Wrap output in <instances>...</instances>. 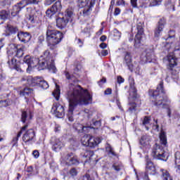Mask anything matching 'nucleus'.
Segmentation results:
<instances>
[{"mask_svg": "<svg viewBox=\"0 0 180 180\" xmlns=\"http://www.w3.org/2000/svg\"><path fill=\"white\" fill-rule=\"evenodd\" d=\"M68 98L69 99V110L67 116L70 122H74L72 115L76 106H78V105H89V103H92V96L89 94V91L84 89L79 85L69 84Z\"/></svg>", "mask_w": 180, "mask_h": 180, "instance_id": "nucleus-1", "label": "nucleus"}, {"mask_svg": "<svg viewBox=\"0 0 180 180\" xmlns=\"http://www.w3.org/2000/svg\"><path fill=\"white\" fill-rule=\"evenodd\" d=\"M23 61L28 65L27 72H30L32 68H34V67H37V65H39L41 70L48 68V70H50L53 73L57 72V68H56V65H54V58H53L49 50L44 52L43 60L41 62L39 58L30 56H25Z\"/></svg>", "mask_w": 180, "mask_h": 180, "instance_id": "nucleus-2", "label": "nucleus"}, {"mask_svg": "<svg viewBox=\"0 0 180 180\" xmlns=\"http://www.w3.org/2000/svg\"><path fill=\"white\" fill-rule=\"evenodd\" d=\"M149 95L152 102L154 103L155 106H161L164 109H167V116L171 117V108H169V101L165 95V90L164 89V82L161 81L157 86L156 90H149Z\"/></svg>", "mask_w": 180, "mask_h": 180, "instance_id": "nucleus-3", "label": "nucleus"}, {"mask_svg": "<svg viewBox=\"0 0 180 180\" xmlns=\"http://www.w3.org/2000/svg\"><path fill=\"white\" fill-rule=\"evenodd\" d=\"M64 38V34L60 31L53 30L51 27H48L46 30V40L52 44V46H57L58 43Z\"/></svg>", "mask_w": 180, "mask_h": 180, "instance_id": "nucleus-4", "label": "nucleus"}, {"mask_svg": "<svg viewBox=\"0 0 180 180\" xmlns=\"http://www.w3.org/2000/svg\"><path fill=\"white\" fill-rule=\"evenodd\" d=\"M74 11L71 8H68L63 18L56 19V26L58 29H64L68 25V22H72Z\"/></svg>", "mask_w": 180, "mask_h": 180, "instance_id": "nucleus-5", "label": "nucleus"}, {"mask_svg": "<svg viewBox=\"0 0 180 180\" xmlns=\"http://www.w3.org/2000/svg\"><path fill=\"white\" fill-rule=\"evenodd\" d=\"M152 157L156 160L167 161V160H168V153L164 150L162 146L155 143L152 149Z\"/></svg>", "mask_w": 180, "mask_h": 180, "instance_id": "nucleus-6", "label": "nucleus"}, {"mask_svg": "<svg viewBox=\"0 0 180 180\" xmlns=\"http://www.w3.org/2000/svg\"><path fill=\"white\" fill-rule=\"evenodd\" d=\"M135 39H134V46L138 48L140 47V44L141 43V40H143V37H145L144 34V22H139L136 24L135 27Z\"/></svg>", "mask_w": 180, "mask_h": 180, "instance_id": "nucleus-7", "label": "nucleus"}, {"mask_svg": "<svg viewBox=\"0 0 180 180\" xmlns=\"http://www.w3.org/2000/svg\"><path fill=\"white\" fill-rule=\"evenodd\" d=\"M101 143V139L95 138L91 136H84L82 139V146H85L86 147H90L91 148H94V147H96L98 144Z\"/></svg>", "mask_w": 180, "mask_h": 180, "instance_id": "nucleus-8", "label": "nucleus"}, {"mask_svg": "<svg viewBox=\"0 0 180 180\" xmlns=\"http://www.w3.org/2000/svg\"><path fill=\"white\" fill-rule=\"evenodd\" d=\"M61 9H63L61 1H57L50 8L46 11V16L51 19V18H53L56 13H59V12H61Z\"/></svg>", "mask_w": 180, "mask_h": 180, "instance_id": "nucleus-9", "label": "nucleus"}, {"mask_svg": "<svg viewBox=\"0 0 180 180\" xmlns=\"http://www.w3.org/2000/svg\"><path fill=\"white\" fill-rule=\"evenodd\" d=\"M51 112L54 113L56 117H59L60 119L61 117H64L65 115L64 106L57 103H53L51 108Z\"/></svg>", "mask_w": 180, "mask_h": 180, "instance_id": "nucleus-10", "label": "nucleus"}, {"mask_svg": "<svg viewBox=\"0 0 180 180\" xmlns=\"http://www.w3.org/2000/svg\"><path fill=\"white\" fill-rule=\"evenodd\" d=\"M167 60L169 62V65L167 66V70L172 75H176L178 74V71L176 70L175 67H176V58L172 56H167Z\"/></svg>", "mask_w": 180, "mask_h": 180, "instance_id": "nucleus-11", "label": "nucleus"}, {"mask_svg": "<svg viewBox=\"0 0 180 180\" xmlns=\"http://www.w3.org/2000/svg\"><path fill=\"white\" fill-rule=\"evenodd\" d=\"M165 25H167L165 18H160L158 22V25L154 30V36L155 37H160L161 36L162 32L164 31V28L165 27Z\"/></svg>", "mask_w": 180, "mask_h": 180, "instance_id": "nucleus-12", "label": "nucleus"}, {"mask_svg": "<svg viewBox=\"0 0 180 180\" xmlns=\"http://www.w3.org/2000/svg\"><path fill=\"white\" fill-rule=\"evenodd\" d=\"M34 137H36V132L33 129H28L22 136V141L24 143H32L34 141Z\"/></svg>", "mask_w": 180, "mask_h": 180, "instance_id": "nucleus-13", "label": "nucleus"}, {"mask_svg": "<svg viewBox=\"0 0 180 180\" xmlns=\"http://www.w3.org/2000/svg\"><path fill=\"white\" fill-rule=\"evenodd\" d=\"M101 125H102V123L101 122V121L93 120L90 126L84 127L82 124H79V127L82 129H79L78 128H76V129L79 130V131H86V129H94L98 130V128L100 127Z\"/></svg>", "mask_w": 180, "mask_h": 180, "instance_id": "nucleus-14", "label": "nucleus"}, {"mask_svg": "<svg viewBox=\"0 0 180 180\" xmlns=\"http://www.w3.org/2000/svg\"><path fill=\"white\" fill-rule=\"evenodd\" d=\"M123 64L128 67L129 71H133V59L130 52H125L124 56Z\"/></svg>", "mask_w": 180, "mask_h": 180, "instance_id": "nucleus-15", "label": "nucleus"}, {"mask_svg": "<svg viewBox=\"0 0 180 180\" xmlns=\"http://www.w3.org/2000/svg\"><path fill=\"white\" fill-rule=\"evenodd\" d=\"M17 37L20 41L26 44L30 41V39H32V34L27 32H25L23 31H20L18 33Z\"/></svg>", "mask_w": 180, "mask_h": 180, "instance_id": "nucleus-16", "label": "nucleus"}, {"mask_svg": "<svg viewBox=\"0 0 180 180\" xmlns=\"http://www.w3.org/2000/svg\"><path fill=\"white\" fill-rule=\"evenodd\" d=\"M68 165H79V159L74 153H70L67 155Z\"/></svg>", "mask_w": 180, "mask_h": 180, "instance_id": "nucleus-17", "label": "nucleus"}, {"mask_svg": "<svg viewBox=\"0 0 180 180\" xmlns=\"http://www.w3.org/2000/svg\"><path fill=\"white\" fill-rule=\"evenodd\" d=\"M8 67L11 70H15L20 72H22V69H20V65H19V61L15 58H11L8 61Z\"/></svg>", "mask_w": 180, "mask_h": 180, "instance_id": "nucleus-18", "label": "nucleus"}, {"mask_svg": "<svg viewBox=\"0 0 180 180\" xmlns=\"http://www.w3.org/2000/svg\"><path fill=\"white\" fill-rule=\"evenodd\" d=\"M150 143H151V136L149 135H143L140 139V144L142 147L150 148Z\"/></svg>", "mask_w": 180, "mask_h": 180, "instance_id": "nucleus-19", "label": "nucleus"}, {"mask_svg": "<svg viewBox=\"0 0 180 180\" xmlns=\"http://www.w3.org/2000/svg\"><path fill=\"white\" fill-rule=\"evenodd\" d=\"M20 96H25L27 103H29V98L27 96H33V89L29 87L24 88L23 90L20 91Z\"/></svg>", "mask_w": 180, "mask_h": 180, "instance_id": "nucleus-20", "label": "nucleus"}, {"mask_svg": "<svg viewBox=\"0 0 180 180\" xmlns=\"http://www.w3.org/2000/svg\"><path fill=\"white\" fill-rule=\"evenodd\" d=\"M128 106L127 112L130 113V115H136V112H137L139 108H140V105H137L135 102H129Z\"/></svg>", "mask_w": 180, "mask_h": 180, "instance_id": "nucleus-21", "label": "nucleus"}, {"mask_svg": "<svg viewBox=\"0 0 180 180\" xmlns=\"http://www.w3.org/2000/svg\"><path fill=\"white\" fill-rule=\"evenodd\" d=\"M22 81H26L27 84L30 86H36L39 84V79L33 78L32 76L23 77Z\"/></svg>", "mask_w": 180, "mask_h": 180, "instance_id": "nucleus-22", "label": "nucleus"}, {"mask_svg": "<svg viewBox=\"0 0 180 180\" xmlns=\"http://www.w3.org/2000/svg\"><path fill=\"white\" fill-rule=\"evenodd\" d=\"M160 175L162 180H174L172 179V176H171V174H169V172L165 169H160Z\"/></svg>", "mask_w": 180, "mask_h": 180, "instance_id": "nucleus-23", "label": "nucleus"}, {"mask_svg": "<svg viewBox=\"0 0 180 180\" xmlns=\"http://www.w3.org/2000/svg\"><path fill=\"white\" fill-rule=\"evenodd\" d=\"M11 13L6 10L0 11V25H2L6 19H9Z\"/></svg>", "mask_w": 180, "mask_h": 180, "instance_id": "nucleus-24", "label": "nucleus"}, {"mask_svg": "<svg viewBox=\"0 0 180 180\" xmlns=\"http://www.w3.org/2000/svg\"><path fill=\"white\" fill-rule=\"evenodd\" d=\"M27 119H32V113L30 112V110H27L22 111L21 122H22V123H26Z\"/></svg>", "mask_w": 180, "mask_h": 180, "instance_id": "nucleus-25", "label": "nucleus"}, {"mask_svg": "<svg viewBox=\"0 0 180 180\" xmlns=\"http://www.w3.org/2000/svg\"><path fill=\"white\" fill-rule=\"evenodd\" d=\"M129 95L134 98H137V89H136V86H134V80L130 82Z\"/></svg>", "mask_w": 180, "mask_h": 180, "instance_id": "nucleus-26", "label": "nucleus"}, {"mask_svg": "<svg viewBox=\"0 0 180 180\" xmlns=\"http://www.w3.org/2000/svg\"><path fill=\"white\" fill-rule=\"evenodd\" d=\"M64 146V144L60 139H55V142L53 144L52 149L53 151H58V150H61V148Z\"/></svg>", "mask_w": 180, "mask_h": 180, "instance_id": "nucleus-27", "label": "nucleus"}, {"mask_svg": "<svg viewBox=\"0 0 180 180\" xmlns=\"http://www.w3.org/2000/svg\"><path fill=\"white\" fill-rule=\"evenodd\" d=\"M6 30L9 32L11 34H16V33H19V28L16 26H13L12 25H7Z\"/></svg>", "mask_w": 180, "mask_h": 180, "instance_id": "nucleus-28", "label": "nucleus"}, {"mask_svg": "<svg viewBox=\"0 0 180 180\" xmlns=\"http://www.w3.org/2000/svg\"><path fill=\"white\" fill-rule=\"evenodd\" d=\"M26 50V47L25 46H20L19 45L15 53V57H18V58H20V57H23L24 51Z\"/></svg>", "mask_w": 180, "mask_h": 180, "instance_id": "nucleus-29", "label": "nucleus"}, {"mask_svg": "<svg viewBox=\"0 0 180 180\" xmlns=\"http://www.w3.org/2000/svg\"><path fill=\"white\" fill-rule=\"evenodd\" d=\"M160 144L162 146H164L165 147H167V134H165V131H161L160 134Z\"/></svg>", "mask_w": 180, "mask_h": 180, "instance_id": "nucleus-30", "label": "nucleus"}, {"mask_svg": "<svg viewBox=\"0 0 180 180\" xmlns=\"http://www.w3.org/2000/svg\"><path fill=\"white\" fill-rule=\"evenodd\" d=\"M92 6H94V4H92V1L90 2V4L88 6H84L85 8L83 10V15L84 16H88L92 12Z\"/></svg>", "mask_w": 180, "mask_h": 180, "instance_id": "nucleus-31", "label": "nucleus"}, {"mask_svg": "<svg viewBox=\"0 0 180 180\" xmlns=\"http://www.w3.org/2000/svg\"><path fill=\"white\" fill-rule=\"evenodd\" d=\"M20 45L15 44H11L10 45L9 50L8 51V54H15L16 51H18V49Z\"/></svg>", "mask_w": 180, "mask_h": 180, "instance_id": "nucleus-32", "label": "nucleus"}, {"mask_svg": "<svg viewBox=\"0 0 180 180\" xmlns=\"http://www.w3.org/2000/svg\"><path fill=\"white\" fill-rule=\"evenodd\" d=\"M146 171L149 172L150 171L154 172L155 171V167H154V164L150 160H146Z\"/></svg>", "mask_w": 180, "mask_h": 180, "instance_id": "nucleus-33", "label": "nucleus"}, {"mask_svg": "<svg viewBox=\"0 0 180 180\" xmlns=\"http://www.w3.org/2000/svg\"><path fill=\"white\" fill-rule=\"evenodd\" d=\"M26 172H28V178H30V176H34V175H37V174H39L38 172H34V169L32 167V166L27 167Z\"/></svg>", "mask_w": 180, "mask_h": 180, "instance_id": "nucleus-34", "label": "nucleus"}, {"mask_svg": "<svg viewBox=\"0 0 180 180\" xmlns=\"http://www.w3.org/2000/svg\"><path fill=\"white\" fill-rule=\"evenodd\" d=\"M27 19L28 21L30 22V23H36V22H37V15H36V14H34V13L32 12L27 17Z\"/></svg>", "mask_w": 180, "mask_h": 180, "instance_id": "nucleus-35", "label": "nucleus"}, {"mask_svg": "<svg viewBox=\"0 0 180 180\" xmlns=\"http://www.w3.org/2000/svg\"><path fill=\"white\" fill-rule=\"evenodd\" d=\"M22 11V8L19 6V5L15 4L12 9L11 15L12 16H16V15L19 14V12Z\"/></svg>", "mask_w": 180, "mask_h": 180, "instance_id": "nucleus-36", "label": "nucleus"}, {"mask_svg": "<svg viewBox=\"0 0 180 180\" xmlns=\"http://www.w3.org/2000/svg\"><path fill=\"white\" fill-rule=\"evenodd\" d=\"M60 86L56 85V89L53 92V96L54 98L57 100H60Z\"/></svg>", "mask_w": 180, "mask_h": 180, "instance_id": "nucleus-37", "label": "nucleus"}, {"mask_svg": "<svg viewBox=\"0 0 180 180\" xmlns=\"http://www.w3.org/2000/svg\"><path fill=\"white\" fill-rule=\"evenodd\" d=\"M12 105V101L10 99L0 101V108H6Z\"/></svg>", "mask_w": 180, "mask_h": 180, "instance_id": "nucleus-38", "label": "nucleus"}, {"mask_svg": "<svg viewBox=\"0 0 180 180\" xmlns=\"http://www.w3.org/2000/svg\"><path fill=\"white\" fill-rule=\"evenodd\" d=\"M112 168L116 171V172H119L123 169V165H122V163H114L112 165Z\"/></svg>", "mask_w": 180, "mask_h": 180, "instance_id": "nucleus-39", "label": "nucleus"}, {"mask_svg": "<svg viewBox=\"0 0 180 180\" xmlns=\"http://www.w3.org/2000/svg\"><path fill=\"white\" fill-rule=\"evenodd\" d=\"M21 9H23V8H25V6H27V5H30V0H22L20 2L17 4Z\"/></svg>", "mask_w": 180, "mask_h": 180, "instance_id": "nucleus-40", "label": "nucleus"}, {"mask_svg": "<svg viewBox=\"0 0 180 180\" xmlns=\"http://www.w3.org/2000/svg\"><path fill=\"white\" fill-rule=\"evenodd\" d=\"M89 1L91 0H78V5L79 8H84V6H86L88 4H89ZM92 1H94L95 0H91V4Z\"/></svg>", "mask_w": 180, "mask_h": 180, "instance_id": "nucleus-41", "label": "nucleus"}, {"mask_svg": "<svg viewBox=\"0 0 180 180\" xmlns=\"http://www.w3.org/2000/svg\"><path fill=\"white\" fill-rule=\"evenodd\" d=\"M38 84L42 89H47L49 88V83L44 80H39Z\"/></svg>", "mask_w": 180, "mask_h": 180, "instance_id": "nucleus-42", "label": "nucleus"}, {"mask_svg": "<svg viewBox=\"0 0 180 180\" xmlns=\"http://www.w3.org/2000/svg\"><path fill=\"white\" fill-rule=\"evenodd\" d=\"M106 150L108 153V155L110 157H116V153H115V150H113V148H112V146H110V145H109L108 146L106 147Z\"/></svg>", "mask_w": 180, "mask_h": 180, "instance_id": "nucleus-43", "label": "nucleus"}, {"mask_svg": "<svg viewBox=\"0 0 180 180\" xmlns=\"http://www.w3.org/2000/svg\"><path fill=\"white\" fill-rule=\"evenodd\" d=\"M113 36L116 37L117 39H120L122 37V33L117 30V29H114L113 30Z\"/></svg>", "mask_w": 180, "mask_h": 180, "instance_id": "nucleus-44", "label": "nucleus"}, {"mask_svg": "<svg viewBox=\"0 0 180 180\" xmlns=\"http://www.w3.org/2000/svg\"><path fill=\"white\" fill-rule=\"evenodd\" d=\"M178 153H176V155H175V158H176V160H175V164L177 167V169L180 170V157L178 158Z\"/></svg>", "mask_w": 180, "mask_h": 180, "instance_id": "nucleus-45", "label": "nucleus"}, {"mask_svg": "<svg viewBox=\"0 0 180 180\" xmlns=\"http://www.w3.org/2000/svg\"><path fill=\"white\" fill-rule=\"evenodd\" d=\"M150 120H151V118H150V117L146 116V117L143 118V126H146V125H147V124H150Z\"/></svg>", "mask_w": 180, "mask_h": 180, "instance_id": "nucleus-46", "label": "nucleus"}, {"mask_svg": "<svg viewBox=\"0 0 180 180\" xmlns=\"http://www.w3.org/2000/svg\"><path fill=\"white\" fill-rule=\"evenodd\" d=\"M92 152L89 151V150H84V152H82L80 155L81 157H83V158H86L88 157H89V155Z\"/></svg>", "mask_w": 180, "mask_h": 180, "instance_id": "nucleus-47", "label": "nucleus"}, {"mask_svg": "<svg viewBox=\"0 0 180 180\" xmlns=\"http://www.w3.org/2000/svg\"><path fill=\"white\" fill-rule=\"evenodd\" d=\"M78 180H91V176L88 174H86L85 175L80 176Z\"/></svg>", "mask_w": 180, "mask_h": 180, "instance_id": "nucleus-48", "label": "nucleus"}, {"mask_svg": "<svg viewBox=\"0 0 180 180\" xmlns=\"http://www.w3.org/2000/svg\"><path fill=\"white\" fill-rule=\"evenodd\" d=\"M5 78H6L5 73H4V71L2 70V69H0V81H4Z\"/></svg>", "mask_w": 180, "mask_h": 180, "instance_id": "nucleus-49", "label": "nucleus"}, {"mask_svg": "<svg viewBox=\"0 0 180 180\" xmlns=\"http://www.w3.org/2000/svg\"><path fill=\"white\" fill-rule=\"evenodd\" d=\"M116 4L117 6H124V5H126V2L124 1V0H119L117 1Z\"/></svg>", "mask_w": 180, "mask_h": 180, "instance_id": "nucleus-50", "label": "nucleus"}, {"mask_svg": "<svg viewBox=\"0 0 180 180\" xmlns=\"http://www.w3.org/2000/svg\"><path fill=\"white\" fill-rule=\"evenodd\" d=\"M162 2V0H153L152 5L155 6V5H160Z\"/></svg>", "mask_w": 180, "mask_h": 180, "instance_id": "nucleus-51", "label": "nucleus"}, {"mask_svg": "<svg viewBox=\"0 0 180 180\" xmlns=\"http://www.w3.org/2000/svg\"><path fill=\"white\" fill-rule=\"evenodd\" d=\"M122 11L119 8H115L114 11V16H118V15H120V12Z\"/></svg>", "mask_w": 180, "mask_h": 180, "instance_id": "nucleus-52", "label": "nucleus"}, {"mask_svg": "<svg viewBox=\"0 0 180 180\" xmlns=\"http://www.w3.org/2000/svg\"><path fill=\"white\" fill-rule=\"evenodd\" d=\"M70 174L72 175V176H75V175H77V169H75V168L71 169Z\"/></svg>", "mask_w": 180, "mask_h": 180, "instance_id": "nucleus-53", "label": "nucleus"}, {"mask_svg": "<svg viewBox=\"0 0 180 180\" xmlns=\"http://www.w3.org/2000/svg\"><path fill=\"white\" fill-rule=\"evenodd\" d=\"M2 6H6V5H11V0H4L1 2Z\"/></svg>", "mask_w": 180, "mask_h": 180, "instance_id": "nucleus-54", "label": "nucleus"}, {"mask_svg": "<svg viewBox=\"0 0 180 180\" xmlns=\"http://www.w3.org/2000/svg\"><path fill=\"white\" fill-rule=\"evenodd\" d=\"M172 37H175V31L174 30H170L169 32V38L172 39Z\"/></svg>", "mask_w": 180, "mask_h": 180, "instance_id": "nucleus-55", "label": "nucleus"}, {"mask_svg": "<svg viewBox=\"0 0 180 180\" xmlns=\"http://www.w3.org/2000/svg\"><path fill=\"white\" fill-rule=\"evenodd\" d=\"M124 82V79L122 77V76H118L117 77V83L118 84H123Z\"/></svg>", "mask_w": 180, "mask_h": 180, "instance_id": "nucleus-56", "label": "nucleus"}, {"mask_svg": "<svg viewBox=\"0 0 180 180\" xmlns=\"http://www.w3.org/2000/svg\"><path fill=\"white\" fill-rule=\"evenodd\" d=\"M106 82V78L103 77V79H101L99 82H98V85L100 86H102V85H103V84H105Z\"/></svg>", "mask_w": 180, "mask_h": 180, "instance_id": "nucleus-57", "label": "nucleus"}, {"mask_svg": "<svg viewBox=\"0 0 180 180\" xmlns=\"http://www.w3.org/2000/svg\"><path fill=\"white\" fill-rule=\"evenodd\" d=\"M40 0H30V5H39Z\"/></svg>", "mask_w": 180, "mask_h": 180, "instance_id": "nucleus-58", "label": "nucleus"}, {"mask_svg": "<svg viewBox=\"0 0 180 180\" xmlns=\"http://www.w3.org/2000/svg\"><path fill=\"white\" fill-rule=\"evenodd\" d=\"M131 4L133 8H137V0H131Z\"/></svg>", "mask_w": 180, "mask_h": 180, "instance_id": "nucleus-59", "label": "nucleus"}, {"mask_svg": "<svg viewBox=\"0 0 180 180\" xmlns=\"http://www.w3.org/2000/svg\"><path fill=\"white\" fill-rule=\"evenodd\" d=\"M57 0H46L45 1V5H51V4H53V2H56Z\"/></svg>", "mask_w": 180, "mask_h": 180, "instance_id": "nucleus-60", "label": "nucleus"}, {"mask_svg": "<svg viewBox=\"0 0 180 180\" xmlns=\"http://www.w3.org/2000/svg\"><path fill=\"white\" fill-rule=\"evenodd\" d=\"M32 155H34V158H39V153L38 150H34Z\"/></svg>", "mask_w": 180, "mask_h": 180, "instance_id": "nucleus-61", "label": "nucleus"}, {"mask_svg": "<svg viewBox=\"0 0 180 180\" xmlns=\"http://www.w3.org/2000/svg\"><path fill=\"white\" fill-rule=\"evenodd\" d=\"M65 77L67 78V79H72V77L71 76V75H70V73L68 72H65Z\"/></svg>", "mask_w": 180, "mask_h": 180, "instance_id": "nucleus-62", "label": "nucleus"}, {"mask_svg": "<svg viewBox=\"0 0 180 180\" xmlns=\"http://www.w3.org/2000/svg\"><path fill=\"white\" fill-rule=\"evenodd\" d=\"M112 94V89L108 88L105 91V95H110Z\"/></svg>", "mask_w": 180, "mask_h": 180, "instance_id": "nucleus-63", "label": "nucleus"}, {"mask_svg": "<svg viewBox=\"0 0 180 180\" xmlns=\"http://www.w3.org/2000/svg\"><path fill=\"white\" fill-rule=\"evenodd\" d=\"M44 41V36H39L38 38V42L41 44Z\"/></svg>", "mask_w": 180, "mask_h": 180, "instance_id": "nucleus-64", "label": "nucleus"}]
</instances>
